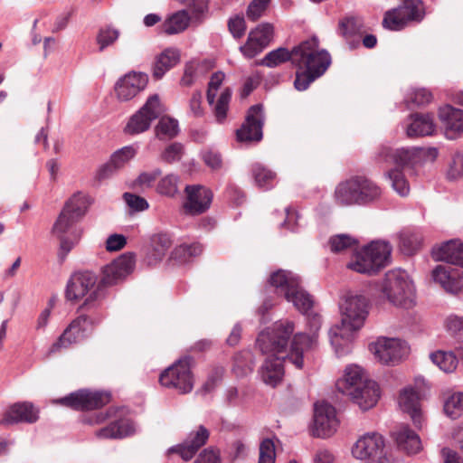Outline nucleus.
Segmentation results:
<instances>
[{"label": "nucleus", "mask_w": 463, "mask_h": 463, "mask_svg": "<svg viewBox=\"0 0 463 463\" xmlns=\"http://www.w3.org/2000/svg\"><path fill=\"white\" fill-rule=\"evenodd\" d=\"M184 146L181 143L175 142L165 148L161 157L166 163L179 161L182 158Z\"/></svg>", "instance_id": "obj_60"}, {"label": "nucleus", "mask_w": 463, "mask_h": 463, "mask_svg": "<svg viewBox=\"0 0 463 463\" xmlns=\"http://www.w3.org/2000/svg\"><path fill=\"white\" fill-rule=\"evenodd\" d=\"M379 160L394 163L397 165L415 168L421 165L419 147H401L395 150L383 146L378 154Z\"/></svg>", "instance_id": "obj_23"}, {"label": "nucleus", "mask_w": 463, "mask_h": 463, "mask_svg": "<svg viewBox=\"0 0 463 463\" xmlns=\"http://www.w3.org/2000/svg\"><path fill=\"white\" fill-rule=\"evenodd\" d=\"M432 99V94L427 89H416L414 90L409 99H407L408 103L414 104L416 106H423L430 103Z\"/></svg>", "instance_id": "obj_62"}, {"label": "nucleus", "mask_w": 463, "mask_h": 463, "mask_svg": "<svg viewBox=\"0 0 463 463\" xmlns=\"http://www.w3.org/2000/svg\"><path fill=\"white\" fill-rule=\"evenodd\" d=\"M119 37V31L111 26L101 27L96 37L99 45V51L103 52L106 48L112 45Z\"/></svg>", "instance_id": "obj_50"}, {"label": "nucleus", "mask_w": 463, "mask_h": 463, "mask_svg": "<svg viewBox=\"0 0 463 463\" xmlns=\"http://www.w3.org/2000/svg\"><path fill=\"white\" fill-rule=\"evenodd\" d=\"M391 181L392 187L401 196H406L410 193V184L403 173L399 169H392L386 173Z\"/></svg>", "instance_id": "obj_48"}, {"label": "nucleus", "mask_w": 463, "mask_h": 463, "mask_svg": "<svg viewBox=\"0 0 463 463\" xmlns=\"http://www.w3.org/2000/svg\"><path fill=\"white\" fill-rule=\"evenodd\" d=\"M209 436V430L204 426L200 425L188 434L184 442L169 448L167 452L169 454L177 453L184 460L188 461L206 443Z\"/></svg>", "instance_id": "obj_21"}, {"label": "nucleus", "mask_w": 463, "mask_h": 463, "mask_svg": "<svg viewBox=\"0 0 463 463\" xmlns=\"http://www.w3.org/2000/svg\"><path fill=\"white\" fill-rule=\"evenodd\" d=\"M368 299L362 295L347 296L340 305L341 326L329 330L330 342L337 356L351 352L353 332L359 330L368 315Z\"/></svg>", "instance_id": "obj_2"}, {"label": "nucleus", "mask_w": 463, "mask_h": 463, "mask_svg": "<svg viewBox=\"0 0 463 463\" xmlns=\"http://www.w3.org/2000/svg\"><path fill=\"white\" fill-rule=\"evenodd\" d=\"M97 277L90 271L80 272L71 277L66 288V298L76 300L84 297L96 284Z\"/></svg>", "instance_id": "obj_26"}, {"label": "nucleus", "mask_w": 463, "mask_h": 463, "mask_svg": "<svg viewBox=\"0 0 463 463\" xmlns=\"http://www.w3.org/2000/svg\"><path fill=\"white\" fill-rule=\"evenodd\" d=\"M358 244L359 241L356 238L345 233L333 235L328 240L330 251L335 254L345 253L349 250H354L357 248Z\"/></svg>", "instance_id": "obj_39"}, {"label": "nucleus", "mask_w": 463, "mask_h": 463, "mask_svg": "<svg viewBox=\"0 0 463 463\" xmlns=\"http://www.w3.org/2000/svg\"><path fill=\"white\" fill-rule=\"evenodd\" d=\"M135 260L132 255H122L102 269V278L97 288L89 295L81 306L82 310L96 308L104 298L103 286H111L128 276L134 269Z\"/></svg>", "instance_id": "obj_10"}, {"label": "nucleus", "mask_w": 463, "mask_h": 463, "mask_svg": "<svg viewBox=\"0 0 463 463\" xmlns=\"http://www.w3.org/2000/svg\"><path fill=\"white\" fill-rule=\"evenodd\" d=\"M186 201L184 203L185 213L195 215L204 213L211 205L213 193L201 185H186Z\"/></svg>", "instance_id": "obj_24"}, {"label": "nucleus", "mask_w": 463, "mask_h": 463, "mask_svg": "<svg viewBox=\"0 0 463 463\" xmlns=\"http://www.w3.org/2000/svg\"><path fill=\"white\" fill-rule=\"evenodd\" d=\"M447 331L458 342H463V317L450 315L445 320Z\"/></svg>", "instance_id": "obj_54"}, {"label": "nucleus", "mask_w": 463, "mask_h": 463, "mask_svg": "<svg viewBox=\"0 0 463 463\" xmlns=\"http://www.w3.org/2000/svg\"><path fill=\"white\" fill-rule=\"evenodd\" d=\"M137 154V150L132 146H126L112 154L110 161L115 167L119 170L125 166Z\"/></svg>", "instance_id": "obj_53"}, {"label": "nucleus", "mask_w": 463, "mask_h": 463, "mask_svg": "<svg viewBox=\"0 0 463 463\" xmlns=\"http://www.w3.org/2000/svg\"><path fill=\"white\" fill-rule=\"evenodd\" d=\"M364 32V24L359 18L351 16L339 21L337 33L345 39L351 50L360 45Z\"/></svg>", "instance_id": "obj_31"}, {"label": "nucleus", "mask_w": 463, "mask_h": 463, "mask_svg": "<svg viewBox=\"0 0 463 463\" xmlns=\"http://www.w3.org/2000/svg\"><path fill=\"white\" fill-rule=\"evenodd\" d=\"M391 244L384 241H373L356 252L347 268L367 275H375L392 261Z\"/></svg>", "instance_id": "obj_8"}, {"label": "nucleus", "mask_w": 463, "mask_h": 463, "mask_svg": "<svg viewBox=\"0 0 463 463\" xmlns=\"http://www.w3.org/2000/svg\"><path fill=\"white\" fill-rule=\"evenodd\" d=\"M264 124L263 106L256 104L247 112L244 123L236 131L237 140L240 142H259L262 139V128Z\"/></svg>", "instance_id": "obj_18"}, {"label": "nucleus", "mask_w": 463, "mask_h": 463, "mask_svg": "<svg viewBox=\"0 0 463 463\" xmlns=\"http://www.w3.org/2000/svg\"><path fill=\"white\" fill-rule=\"evenodd\" d=\"M336 389L349 396L361 410L373 407L380 398V388L376 382L366 378L364 370L357 365L345 368L343 379L336 382Z\"/></svg>", "instance_id": "obj_6"}, {"label": "nucleus", "mask_w": 463, "mask_h": 463, "mask_svg": "<svg viewBox=\"0 0 463 463\" xmlns=\"http://www.w3.org/2000/svg\"><path fill=\"white\" fill-rule=\"evenodd\" d=\"M102 318L103 317L99 313L80 315L71 322L57 341L52 344L50 352L56 353L61 348H67L72 344L80 342L89 335L96 325L101 322Z\"/></svg>", "instance_id": "obj_12"}, {"label": "nucleus", "mask_w": 463, "mask_h": 463, "mask_svg": "<svg viewBox=\"0 0 463 463\" xmlns=\"http://www.w3.org/2000/svg\"><path fill=\"white\" fill-rule=\"evenodd\" d=\"M186 11L191 18V22L195 24H200L208 15L209 0H191Z\"/></svg>", "instance_id": "obj_46"}, {"label": "nucleus", "mask_w": 463, "mask_h": 463, "mask_svg": "<svg viewBox=\"0 0 463 463\" xmlns=\"http://www.w3.org/2000/svg\"><path fill=\"white\" fill-rule=\"evenodd\" d=\"M406 23L400 12L399 8H393L385 12L383 26L384 28L392 30V31H400L406 26Z\"/></svg>", "instance_id": "obj_51"}, {"label": "nucleus", "mask_w": 463, "mask_h": 463, "mask_svg": "<svg viewBox=\"0 0 463 463\" xmlns=\"http://www.w3.org/2000/svg\"><path fill=\"white\" fill-rule=\"evenodd\" d=\"M272 37L273 25L262 23L250 32L247 42L240 47V51L246 58H254L269 44Z\"/></svg>", "instance_id": "obj_20"}, {"label": "nucleus", "mask_w": 463, "mask_h": 463, "mask_svg": "<svg viewBox=\"0 0 463 463\" xmlns=\"http://www.w3.org/2000/svg\"><path fill=\"white\" fill-rule=\"evenodd\" d=\"M293 49L289 51L287 48L279 47L268 52L260 64L268 68H275L288 61L293 64Z\"/></svg>", "instance_id": "obj_40"}, {"label": "nucleus", "mask_w": 463, "mask_h": 463, "mask_svg": "<svg viewBox=\"0 0 463 463\" xmlns=\"http://www.w3.org/2000/svg\"><path fill=\"white\" fill-rule=\"evenodd\" d=\"M400 449L408 454H416L421 449L419 435L407 425H402L392 433Z\"/></svg>", "instance_id": "obj_35"}, {"label": "nucleus", "mask_w": 463, "mask_h": 463, "mask_svg": "<svg viewBox=\"0 0 463 463\" xmlns=\"http://www.w3.org/2000/svg\"><path fill=\"white\" fill-rule=\"evenodd\" d=\"M224 73L222 71H216L214 72L208 83V90L206 93L207 101L210 105H213L214 103L217 91L222 85L223 80H224Z\"/></svg>", "instance_id": "obj_57"}, {"label": "nucleus", "mask_w": 463, "mask_h": 463, "mask_svg": "<svg viewBox=\"0 0 463 463\" xmlns=\"http://www.w3.org/2000/svg\"><path fill=\"white\" fill-rule=\"evenodd\" d=\"M202 252L203 246L198 242L181 244L174 249L172 257L179 262L184 263L200 255Z\"/></svg>", "instance_id": "obj_45"}, {"label": "nucleus", "mask_w": 463, "mask_h": 463, "mask_svg": "<svg viewBox=\"0 0 463 463\" xmlns=\"http://www.w3.org/2000/svg\"><path fill=\"white\" fill-rule=\"evenodd\" d=\"M191 357H184L166 368L159 377L161 385L187 393L193 390L194 377L191 373Z\"/></svg>", "instance_id": "obj_14"}, {"label": "nucleus", "mask_w": 463, "mask_h": 463, "mask_svg": "<svg viewBox=\"0 0 463 463\" xmlns=\"http://www.w3.org/2000/svg\"><path fill=\"white\" fill-rule=\"evenodd\" d=\"M293 55V65L298 69L294 86L299 91L307 90L326 71L332 61L329 52L319 48V41L315 36L295 46Z\"/></svg>", "instance_id": "obj_1"}, {"label": "nucleus", "mask_w": 463, "mask_h": 463, "mask_svg": "<svg viewBox=\"0 0 463 463\" xmlns=\"http://www.w3.org/2000/svg\"><path fill=\"white\" fill-rule=\"evenodd\" d=\"M123 197L127 204L135 211H144L149 206L147 201L139 195L125 193Z\"/></svg>", "instance_id": "obj_64"}, {"label": "nucleus", "mask_w": 463, "mask_h": 463, "mask_svg": "<svg viewBox=\"0 0 463 463\" xmlns=\"http://www.w3.org/2000/svg\"><path fill=\"white\" fill-rule=\"evenodd\" d=\"M148 82V76L143 72L132 71L120 78L116 85L115 91L118 99L128 101L145 90Z\"/></svg>", "instance_id": "obj_22"}, {"label": "nucleus", "mask_w": 463, "mask_h": 463, "mask_svg": "<svg viewBox=\"0 0 463 463\" xmlns=\"http://www.w3.org/2000/svg\"><path fill=\"white\" fill-rule=\"evenodd\" d=\"M312 336L305 333L296 334L291 342L290 354L284 356L269 355L264 360L259 369L260 380L270 387L279 385L285 374L284 363L290 362L298 369L303 367V353L311 346Z\"/></svg>", "instance_id": "obj_5"}, {"label": "nucleus", "mask_w": 463, "mask_h": 463, "mask_svg": "<svg viewBox=\"0 0 463 463\" xmlns=\"http://www.w3.org/2000/svg\"><path fill=\"white\" fill-rule=\"evenodd\" d=\"M161 174L162 171L160 168H155L151 172H142L135 180L134 185L142 189L150 188Z\"/></svg>", "instance_id": "obj_58"}, {"label": "nucleus", "mask_w": 463, "mask_h": 463, "mask_svg": "<svg viewBox=\"0 0 463 463\" xmlns=\"http://www.w3.org/2000/svg\"><path fill=\"white\" fill-rule=\"evenodd\" d=\"M375 358L384 364L394 365L408 354L407 344L398 338H379L369 345Z\"/></svg>", "instance_id": "obj_15"}, {"label": "nucleus", "mask_w": 463, "mask_h": 463, "mask_svg": "<svg viewBox=\"0 0 463 463\" xmlns=\"http://www.w3.org/2000/svg\"><path fill=\"white\" fill-rule=\"evenodd\" d=\"M87 208V197L75 194L67 201L52 225V233L60 241L58 258L61 262L81 238L82 229L78 222L85 215Z\"/></svg>", "instance_id": "obj_3"}, {"label": "nucleus", "mask_w": 463, "mask_h": 463, "mask_svg": "<svg viewBox=\"0 0 463 463\" xmlns=\"http://www.w3.org/2000/svg\"><path fill=\"white\" fill-rule=\"evenodd\" d=\"M252 175L257 185L263 190L273 187L276 174L267 169L262 165L256 163L251 167Z\"/></svg>", "instance_id": "obj_43"}, {"label": "nucleus", "mask_w": 463, "mask_h": 463, "mask_svg": "<svg viewBox=\"0 0 463 463\" xmlns=\"http://www.w3.org/2000/svg\"><path fill=\"white\" fill-rule=\"evenodd\" d=\"M381 187L364 175H355L340 183L335 191V197L340 205H365L380 199Z\"/></svg>", "instance_id": "obj_7"}, {"label": "nucleus", "mask_w": 463, "mask_h": 463, "mask_svg": "<svg viewBox=\"0 0 463 463\" xmlns=\"http://www.w3.org/2000/svg\"><path fill=\"white\" fill-rule=\"evenodd\" d=\"M439 117L445 128V134L448 138L454 139L463 132L462 109L445 105L439 109Z\"/></svg>", "instance_id": "obj_28"}, {"label": "nucleus", "mask_w": 463, "mask_h": 463, "mask_svg": "<svg viewBox=\"0 0 463 463\" xmlns=\"http://www.w3.org/2000/svg\"><path fill=\"white\" fill-rule=\"evenodd\" d=\"M432 258L438 261H445L463 268V242L450 240L431 250Z\"/></svg>", "instance_id": "obj_25"}, {"label": "nucleus", "mask_w": 463, "mask_h": 463, "mask_svg": "<svg viewBox=\"0 0 463 463\" xmlns=\"http://www.w3.org/2000/svg\"><path fill=\"white\" fill-rule=\"evenodd\" d=\"M270 0H252L246 10L247 18L252 22L260 19L267 10Z\"/></svg>", "instance_id": "obj_55"}, {"label": "nucleus", "mask_w": 463, "mask_h": 463, "mask_svg": "<svg viewBox=\"0 0 463 463\" xmlns=\"http://www.w3.org/2000/svg\"><path fill=\"white\" fill-rule=\"evenodd\" d=\"M463 175V155L456 153L449 163L447 176L449 180H456Z\"/></svg>", "instance_id": "obj_61"}, {"label": "nucleus", "mask_w": 463, "mask_h": 463, "mask_svg": "<svg viewBox=\"0 0 463 463\" xmlns=\"http://www.w3.org/2000/svg\"><path fill=\"white\" fill-rule=\"evenodd\" d=\"M444 412L451 419H458L463 413V392H454L444 401Z\"/></svg>", "instance_id": "obj_44"}, {"label": "nucleus", "mask_w": 463, "mask_h": 463, "mask_svg": "<svg viewBox=\"0 0 463 463\" xmlns=\"http://www.w3.org/2000/svg\"><path fill=\"white\" fill-rule=\"evenodd\" d=\"M232 93V92L230 88L224 89L217 99V102L213 106V114L215 119L220 124L223 123L227 118Z\"/></svg>", "instance_id": "obj_47"}, {"label": "nucleus", "mask_w": 463, "mask_h": 463, "mask_svg": "<svg viewBox=\"0 0 463 463\" xmlns=\"http://www.w3.org/2000/svg\"><path fill=\"white\" fill-rule=\"evenodd\" d=\"M269 284L276 288L278 294L283 295L306 316L310 333L315 335L321 326V317L311 310L314 300L301 287L300 278L291 271L279 269L270 275Z\"/></svg>", "instance_id": "obj_4"}, {"label": "nucleus", "mask_w": 463, "mask_h": 463, "mask_svg": "<svg viewBox=\"0 0 463 463\" xmlns=\"http://www.w3.org/2000/svg\"><path fill=\"white\" fill-rule=\"evenodd\" d=\"M434 117L430 113H412L408 117L406 134L409 137L431 136L435 132Z\"/></svg>", "instance_id": "obj_27"}, {"label": "nucleus", "mask_w": 463, "mask_h": 463, "mask_svg": "<svg viewBox=\"0 0 463 463\" xmlns=\"http://www.w3.org/2000/svg\"><path fill=\"white\" fill-rule=\"evenodd\" d=\"M116 411H117V410H115V409H109L106 412H102V411L93 412L89 415H84L81 418V421L83 423L89 424V425L100 424V423L104 422L107 419H109L112 415H114L116 413Z\"/></svg>", "instance_id": "obj_63"}, {"label": "nucleus", "mask_w": 463, "mask_h": 463, "mask_svg": "<svg viewBox=\"0 0 463 463\" xmlns=\"http://www.w3.org/2000/svg\"><path fill=\"white\" fill-rule=\"evenodd\" d=\"M38 411L31 402H17L6 411L1 423L5 425L18 422L33 423L38 420Z\"/></svg>", "instance_id": "obj_29"}, {"label": "nucleus", "mask_w": 463, "mask_h": 463, "mask_svg": "<svg viewBox=\"0 0 463 463\" xmlns=\"http://www.w3.org/2000/svg\"><path fill=\"white\" fill-rule=\"evenodd\" d=\"M295 329L293 322L288 320H279L272 326L261 331L257 338V346L262 354L284 356L290 354L288 351L289 339Z\"/></svg>", "instance_id": "obj_11"}, {"label": "nucleus", "mask_w": 463, "mask_h": 463, "mask_svg": "<svg viewBox=\"0 0 463 463\" xmlns=\"http://www.w3.org/2000/svg\"><path fill=\"white\" fill-rule=\"evenodd\" d=\"M173 241L167 233L154 234L150 238L149 246L146 249V258L149 265L161 261L169 249L172 247Z\"/></svg>", "instance_id": "obj_33"}, {"label": "nucleus", "mask_w": 463, "mask_h": 463, "mask_svg": "<svg viewBox=\"0 0 463 463\" xmlns=\"http://www.w3.org/2000/svg\"><path fill=\"white\" fill-rule=\"evenodd\" d=\"M155 132L160 140L173 138L179 132L178 121L173 118L162 117L156 126Z\"/></svg>", "instance_id": "obj_41"}, {"label": "nucleus", "mask_w": 463, "mask_h": 463, "mask_svg": "<svg viewBox=\"0 0 463 463\" xmlns=\"http://www.w3.org/2000/svg\"><path fill=\"white\" fill-rule=\"evenodd\" d=\"M180 61V52L175 48H166L156 56L152 67V75L160 80L172 68Z\"/></svg>", "instance_id": "obj_34"}, {"label": "nucleus", "mask_w": 463, "mask_h": 463, "mask_svg": "<svg viewBox=\"0 0 463 463\" xmlns=\"http://www.w3.org/2000/svg\"><path fill=\"white\" fill-rule=\"evenodd\" d=\"M135 432L134 423L128 419H119L96 431L100 439H122Z\"/></svg>", "instance_id": "obj_36"}, {"label": "nucleus", "mask_w": 463, "mask_h": 463, "mask_svg": "<svg viewBox=\"0 0 463 463\" xmlns=\"http://www.w3.org/2000/svg\"><path fill=\"white\" fill-rule=\"evenodd\" d=\"M382 293L395 307L411 308L415 305V287L404 270H389L383 281Z\"/></svg>", "instance_id": "obj_9"}, {"label": "nucleus", "mask_w": 463, "mask_h": 463, "mask_svg": "<svg viewBox=\"0 0 463 463\" xmlns=\"http://www.w3.org/2000/svg\"><path fill=\"white\" fill-rule=\"evenodd\" d=\"M109 401L110 393L109 392L80 390L61 398L58 402L74 410L90 411L108 404Z\"/></svg>", "instance_id": "obj_16"}, {"label": "nucleus", "mask_w": 463, "mask_h": 463, "mask_svg": "<svg viewBox=\"0 0 463 463\" xmlns=\"http://www.w3.org/2000/svg\"><path fill=\"white\" fill-rule=\"evenodd\" d=\"M191 18L186 10H181L173 14L162 24V31L166 34H175L184 31Z\"/></svg>", "instance_id": "obj_37"}, {"label": "nucleus", "mask_w": 463, "mask_h": 463, "mask_svg": "<svg viewBox=\"0 0 463 463\" xmlns=\"http://www.w3.org/2000/svg\"><path fill=\"white\" fill-rule=\"evenodd\" d=\"M165 112L157 94L151 95L146 103L130 117L124 131L129 135H137L149 129L151 123Z\"/></svg>", "instance_id": "obj_13"}, {"label": "nucleus", "mask_w": 463, "mask_h": 463, "mask_svg": "<svg viewBox=\"0 0 463 463\" xmlns=\"http://www.w3.org/2000/svg\"><path fill=\"white\" fill-rule=\"evenodd\" d=\"M420 238L413 232H402L400 234V248L404 254H413L420 246Z\"/></svg>", "instance_id": "obj_52"}, {"label": "nucleus", "mask_w": 463, "mask_h": 463, "mask_svg": "<svg viewBox=\"0 0 463 463\" xmlns=\"http://www.w3.org/2000/svg\"><path fill=\"white\" fill-rule=\"evenodd\" d=\"M228 28L236 39L241 38L246 32V23L242 14H236L228 21Z\"/></svg>", "instance_id": "obj_59"}, {"label": "nucleus", "mask_w": 463, "mask_h": 463, "mask_svg": "<svg viewBox=\"0 0 463 463\" xmlns=\"http://www.w3.org/2000/svg\"><path fill=\"white\" fill-rule=\"evenodd\" d=\"M431 276L448 292L456 293L463 286L458 270L449 266L438 265L432 270Z\"/></svg>", "instance_id": "obj_32"}, {"label": "nucleus", "mask_w": 463, "mask_h": 463, "mask_svg": "<svg viewBox=\"0 0 463 463\" xmlns=\"http://www.w3.org/2000/svg\"><path fill=\"white\" fill-rule=\"evenodd\" d=\"M179 176L175 174L166 175L156 185V192L162 195L174 197L178 193Z\"/></svg>", "instance_id": "obj_49"}, {"label": "nucleus", "mask_w": 463, "mask_h": 463, "mask_svg": "<svg viewBox=\"0 0 463 463\" xmlns=\"http://www.w3.org/2000/svg\"><path fill=\"white\" fill-rule=\"evenodd\" d=\"M276 452L274 442L265 439L260 445V457L258 463H275Z\"/></svg>", "instance_id": "obj_56"}, {"label": "nucleus", "mask_w": 463, "mask_h": 463, "mask_svg": "<svg viewBox=\"0 0 463 463\" xmlns=\"http://www.w3.org/2000/svg\"><path fill=\"white\" fill-rule=\"evenodd\" d=\"M430 357L445 373H452L458 366V358L452 352L437 351L431 353Z\"/></svg>", "instance_id": "obj_42"}, {"label": "nucleus", "mask_w": 463, "mask_h": 463, "mask_svg": "<svg viewBox=\"0 0 463 463\" xmlns=\"http://www.w3.org/2000/svg\"><path fill=\"white\" fill-rule=\"evenodd\" d=\"M402 15L406 23L420 22L424 15V6L421 0H404L402 5L398 6Z\"/></svg>", "instance_id": "obj_38"}, {"label": "nucleus", "mask_w": 463, "mask_h": 463, "mask_svg": "<svg viewBox=\"0 0 463 463\" xmlns=\"http://www.w3.org/2000/svg\"><path fill=\"white\" fill-rule=\"evenodd\" d=\"M339 425L335 407L326 402L315 403L313 434L318 438L333 435Z\"/></svg>", "instance_id": "obj_17"}, {"label": "nucleus", "mask_w": 463, "mask_h": 463, "mask_svg": "<svg viewBox=\"0 0 463 463\" xmlns=\"http://www.w3.org/2000/svg\"><path fill=\"white\" fill-rule=\"evenodd\" d=\"M384 439L377 432H368L360 437L352 449L353 455L359 459L380 460L383 458Z\"/></svg>", "instance_id": "obj_19"}, {"label": "nucleus", "mask_w": 463, "mask_h": 463, "mask_svg": "<svg viewBox=\"0 0 463 463\" xmlns=\"http://www.w3.org/2000/svg\"><path fill=\"white\" fill-rule=\"evenodd\" d=\"M399 406L411 416L413 424L417 428H421L423 420L420 406V395L414 388L406 387L401 392Z\"/></svg>", "instance_id": "obj_30"}]
</instances>
